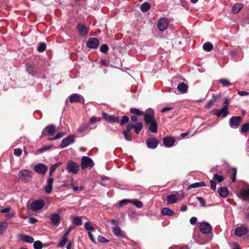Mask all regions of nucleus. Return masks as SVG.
<instances>
[{
  "label": "nucleus",
  "instance_id": "bf43d9fd",
  "mask_svg": "<svg viewBox=\"0 0 249 249\" xmlns=\"http://www.w3.org/2000/svg\"><path fill=\"white\" fill-rule=\"evenodd\" d=\"M98 241L101 243H107L108 240L102 235H99L98 237Z\"/></svg>",
  "mask_w": 249,
  "mask_h": 249
},
{
  "label": "nucleus",
  "instance_id": "4be33fe9",
  "mask_svg": "<svg viewBox=\"0 0 249 249\" xmlns=\"http://www.w3.org/2000/svg\"><path fill=\"white\" fill-rule=\"evenodd\" d=\"M53 178H49L47 181V184L45 187V191L47 194H50L53 189Z\"/></svg>",
  "mask_w": 249,
  "mask_h": 249
},
{
  "label": "nucleus",
  "instance_id": "f704fd0d",
  "mask_svg": "<svg viewBox=\"0 0 249 249\" xmlns=\"http://www.w3.org/2000/svg\"><path fill=\"white\" fill-rule=\"evenodd\" d=\"M72 222L76 226H81L82 224V220L81 217L79 216L73 217Z\"/></svg>",
  "mask_w": 249,
  "mask_h": 249
},
{
  "label": "nucleus",
  "instance_id": "603ef678",
  "mask_svg": "<svg viewBox=\"0 0 249 249\" xmlns=\"http://www.w3.org/2000/svg\"><path fill=\"white\" fill-rule=\"evenodd\" d=\"M85 228L88 231H92L94 230V228L92 227L89 221H88L85 223Z\"/></svg>",
  "mask_w": 249,
  "mask_h": 249
},
{
  "label": "nucleus",
  "instance_id": "f257e3e1",
  "mask_svg": "<svg viewBox=\"0 0 249 249\" xmlns=\"http://www.w3.org/2000/svg\"><path fill=\"white\" fill-rule=\"evenodd\" d=\"M143 128V124L142 122H138L135 125L131 123H128L126 125V129H124L123 133L124 135V138L128 141H131L132 140L130 131L131 129H133L134 132L138 134Z\"/></svg>",
  "mask_w": 249,
  "mask_h": 249
},
{
  "label": "nucleus",
  "instance_id": "49530a36",
  "mask_svg": "<svg viewBox=\"0 0 249 249\" xmlns=\"http://www.w3.org/2000/svg\"><path fill=\"white\" fill-rule=\"evenodd\" d=\"M67 241V237H65V236H63L62 237V239L61 241L58 243L57 247H63L66 244Z\"/></svg>",
  "mask_w": 249,
  "mask_h": 249
},
{
  "label": "nucleus",
  "instance_id": "58836bf2",
  "mask_svg": "<svg viewBox=\"0 0 249 249\" xmlns=\"http://www.w3.org/2000/svg\"><path fill=\"white\" fill-rule=\"evenodd\" d=\"M131 203L135 205L137 207L139 208H141L143 206V203L138 199L131 200Z\"/></svg>",
  "mask_w": 249,
  "mask_h": 249
},
{
  "label": "nucleus",
  "instance_id": "4c0bfd02",
  "mask_svg": "<svg viewBox=\"0 0 249 249\" xmlns=\"http://www.w3.org/2000/svg\"><path fill=\"white\" fill-rule=\"evenodd\" d=\"M194 237L195 239L200 244H201V237L199 235V233L198 231L195 230L194 233Z\"/></svg>",
  "mask_w": 249,
  "mask_h": 249
},
{
  "label": "nucleus",
  "instance_id": "412c9836",
  "mask_svg": "<svg viewBox=\"0 0 249 249\" xmlns=\"http://www.w3.org/2000/svg\"><path fill=\"white\" fill-rule=\"evenodd\" d=\"M144 121L146 124H149L150 123L155 121V114L154 112H152L150 113H144Z\"/></svg>",
  "mask_w": 249,
  "mask_h": 249
},
{
  "label": "nucleus",
  "instance_id": "052dcab7",
  "mask_svg": "<svg viewBox=\"0 0 249 249\" xmlns=\"http://www.w3.org/2000/svg\"><path fill=\"white\" fill-rule=\"evenodd\" d=\"M102 120L101 118H97L95 117H92L90 119V123L92 124L97 122H99Z\"/></svg>",
  "mask_w": 249,
  "mask_h": 249
},
{
  "label": "nucleus",
  "instance_id": "13d9d810",
  "mask_svg": "<svg viewBox=\"0 0 249 249\" xmlns=\"http://www.w3.org/2000/svg\"><path fill=\"white\" fill-rule=\"evenodd\" d=\"M22 151L20 148H16L14 151V154L15 156L19 157L22 154Z\"/></svg>",
  "mask_w": 249,
  "mask_h": 249
},
{
  "label": "nucleus",
  "instance_id": "f8f14e48",
  "mask_svg": "<svg viewBox=\"0 0 249 249\" xmlns=\"http://www.w3.org/2000/svg\"><path fill=\"white\" fill-rule=\"evenodd\" d=\"M69 101L71 103H84L85 99L84 97L78 93H74L71 94L69 97Z\"/></svg>",
  "mask_w": 249,
  "mask_h": 249
},
{
  "label": "nucleus",
  "instance_id": "a878e982",
  "mask_svg": "<svg viewBox=\"0 0 249 249\" xmlns=\"http://www.w3.org/2000/svg\"><path fill=\"white\" fill-rule=\"evenodd\" d=\"M113 230V233L114 234L120 238L124 237V235L123 234V231L121 230L119 226H116L115 227H114L112 228Z\"/></svg>",
  "mask_w": 249,
  "mask_h": 249
},
{
  "label": "nucleus",
  "instance_id": "6ab92c4d",
  "mask_svg": "<svg viewBox=\"0 0 249 249\" xmlns=\"http://www.w3.org/2000/svg\"><path fill=\"white\" fill-rule=\"evenodd\" d=\"M248 229L246 227L241 226L237 227L234 231V234L238 237H241L247 233Z\"/></svg>",
  "mask_w": 249,
  "mask_h": 249
},
{
  "label": "nucleus",
  "instance_id": "7c9ffc66",
  "mask_svg": "<svg viewBox=\"0 0 249 249\" xmlns=\"http://www.w3.org/2000/svg\"><path fill=\"white\" fill-rule=\"evenodd\" d=\"M213 49V44L210 42H207L203 44V50L210 52L212 51Z\"/></svg>",
  "mask_w": 249,
  "mask_h": 249
},
{
  "label": "nucleus",
  "instance_id": "de8ad7c7",
  "mask_svg": "<svg viewBox=\"0 0 249 249\" xmlns=\"http://www.w3.org/2000/svg\"><path fill=\"white\" fill-rule=\"evenodd\" d=\"M33 245L35 249H41L43 247V244L40 241H36L34 242Z\"/></svg>",
  "mask_w": 249,
  "mask_h": 249
},
{
  "label": "nucleus",
  "instance_id": "f3484780",
  "mask_svg": "<svg viewBox=\"0 0 249 249\" xmlns=\"http://www.w3.org/2000/svg\"><path fill=\"white\" fill-rule=\"evenodd\" d=\"M34 170L36 173L44 175L47 171L48 167L44 164L39 163L34 166Z\"/></svg>",
  "mask_w": 249,
  "mask_h": 249
},
{
  "label": "nucleus",
  "instance_id": "c9c22d12",
  "mask_svg": "<svg viewBox=\"0 0 249 249\" xmlns=\"http://www.w3.org/2000/svg\"><path fill=\"white\" fill-rule=\"evenodd\" d=\"M8 223L3 221L0 222V235H1L7 229Z\"/></svg>",
  "mask_w": 249,
  "mask_h": 249
},
{
  "label": "nucleus",
  "instance_id": "37998d69",
  "mask_svg": "<svg viewBox=\"0 0 249 249\" xmlns=\"http://www.w3.org/2000/svg\"><path fill=\"white\" fill-rule=\"evenodd\" d=\"M201 186H202V182H196L190 185L187 188V190H191L192 188H196Z\"/></svg>",
  "mask_w": 249,
  "mask_h": 249
},
{
  "label": "nucleus",
  "instance_id": "69168bd1",
  "mask_svg": "<svg viewBox=\"0 0 249 249\" xmlns=\"http://www.w3.org/2000/svg\"><path fill=\"white\" fill-rule=\"evenodd\" d=\"M65 134H66L65 133H64L62 132H59L55 135V139H56V140L59 139L61 138V137H62L63 136H64Z\"/></svg>",
  "mask_w": 249,
  "mask_h": 249
},
{
  "label": "nucleus",
  "instance_id": "2eb2a0df",
  "mask_svg": "<svg viewBox=\"0 0 249 249\" xmlns=\"http://www.w3.org/2000/svg\"><path fill=\"white\" fill-rule=\"evenodd\" d=\"M102 114L105 120L110 123H119L120 121L119 117L109 115L105 112H103Z\"/></svg>",
  "mask_w": 249,
  "mask_h": 249
},
{
  "label": "nucleus",
  "instance_id": "9b49d317",
  "mask_svg": "<svg viewBox=\"0 0 249 249\" xmlns=\"http://www.w3.org/2000/svg\"><path fill=\"white\" fill-rule=\"evenodd\" d=\"M242 117L241 116H232L229 121L230 126L233 128H237L240 124L242 122Z\"/></svg>",
  "mask_w": 249,
  "mask_h": 249
},
{
  "label": "nucleus",
  "instance_id": "2f4dec72",
  "mask_svg": "<svg viewBox=\"0 0 249 249\" xmlns=\"http://www.w3.org/2000/svg\"><path fill=\"white\" fill-rule=\"evenodd\" d=\"M150 124L149 127V131L152 133H156L157 132L158 129V124L156 121L153 122L152 123H150L149 124Z\"/></svg>",
  "mask_w": 249,
  "mask_h": 249
},
{
  "label": "nucleus",
  "instance_id": "e433bc0d",
  "mask_svg": "<svg viewBox=\"0 0 249 249\" xmlns=\"http://www.w3.org/2000/svg\"><path fill=\"white\" fill-rule=\"evenodd\" d=\"M150 5L148 2H144L141 6V10L143 12H146L149 10Z\"/></svg>",
  "mask_w": 249,
  "mask_h": 249
},
{
  "label": "nucleus",
  "instance_id": "7ed1b4c3",
  "mask_svg": "<svg viewBox=\"0 0 249 249\" xmlns=\"http://www.w3.org/2000/svg\"><path fill=\"white\" fill-rule=\"evenodd\" d=\"M184 193L183 191H177L175 194H171L167 196V201L168 204L176 203L178 200L184 198Z\"/></svg>",
  "mask_w": 249,
  "mask_h": 249
},
{
  "label": "nucleus",
  "instance_id": "9d476101",
  "mask_svg": "<svg viewBox=\"0 0 249 249\" xmlns=\"http://www.w3.org/2000/svg\"><path fill=\"white\" fill-rule=\"evenodd\" d=\"M75 135L71 134L69 135L67 137L64 139L61 142L60 147L61 148H65L70 144L75 142Z\"/></svg>",
  "mask_w": 249,
  "mask_h": 249
},
{
  "label": "nucleus",
  "instance_id": "864d4df0",
  "mask_svg": "<svg viewBox=\"0 0 249 249\" xmlns=\"http://www.w3.org/2000/svg\"><path fill=\"white\" fill-rule=\"evenodd\" d=\"M108 51V47L107 44H103L100 47V51L103 53H106Z\"/></svg>",
  "mask_w": 249,
  "mask_h": 249
},
{
  "label": "nucleus",
  "instance_id": "09e8293b",
  "mask_svg": "<svg viewBox=\"0 0 249 249\" xmlns=\"http://www.w3.org/2000/svg\"><path fill=\"white\" fill-rule=\"evenodd\" d=\"M218 98L213 97V98L210 100L208 102V103L205 106V107L208 109L210 108L211 107V106L216 102Z\"/></svg>",
  "mask_w": 249,
  "mask_h": 249
},
{
  "label": "nucleus",
  "instance_id": "cd10ccee",
  "mask_svg": "<svg viewBox=\"0 0 249 249\" xmlns=\"http://www.w3.org/2000/svg\"><path fill=\"white\" fill-rule=\"evenodd\" d=\"M162 215L172 216L175 214V212L169 208L164 207L161 210Z\"/></svg>",
  "mask_w": 249,
  "mask_h": 249
},
{
  "label": "nucleus",
  "instance_id": "774afa93",
  "mask_svg": "<svg viewBox=\"0 0 249 249\" xmlns=\"http://www.w3.org/2000/svg\"><path fill=\"white\" fill-rule=\"evenodd\" d=\"M169 249H189V248L187 246H183L179 248L178 246H174L171 247Z\"/></svg>",
  "mask_w": 249,
  "mask_h": 249
},
{
  "label": "nucleus",
  "instance_id": "8fccbe9b",
  "mask_svg": "<svg viewBox=\"0 0 249 249\" xmlns=\"http://www.w3.org/2000/svg\"><path fill=\"white\" fill-rule=\"evenodd\" d=\"M46 49V44L44 43H41L39 44L38 47L37 48V51L42 53L45 51Z\"/></svg>",
  "mask_w": 249,
  "mask_h": 249
},
{
  "label": "nucleus",
  "instance_id": "1a4fd4ad",
  "mask_svg": "<svg viewBox=\"0 0 249 249\" xmlns=\"http://www.w3.org/2000/svg\"><path fill=\"white\" fill-rule=\"evenodd\" d=\"M56 131V127L53 124H49L45 127L42 131L41 137L47 135L53 136Z\"/></svg>",
  "mask_w": 249,
  "mask_h": 249
},
{
  "label": "nucleus",
  "instance_id": "423d86ee",
  "mask_svg": "<svg viewBox=\"0 0 249 249\" xmlns=\"http://www.w3.org/2000/svg\"><path fill=\"white\" fill-rule=\"evenodd\" d=\"M94 165V163L92 160L89 157L84 156L81 159V168L82 169H85L88 167H92Z\"/></svg>",
  "mask_w": 249,
  "mask_h": 249
},
{
  "label": "nucleus",
  "instance_id": "79ce46f5",
  "mask_svg": "<svg viewBox=\"0 0 249 249\" xmlns=\"http://www.w3.org/2000/svg\"><path fill=\"white\" fill-rule=\"evenodd\" d=\"M89 126V125L88 124H83L78 128V131L81 133H84L87 131Z\"/></svg>",
  "mask_w": 249,
  "mask_h": 249
},
{
  "label": "nucleus",
  "instance_id": "0e129e2a",
  "mask_svg": "<svg viewBox=\"0 0 249 249\" xmlns=\"http://www.w3.org/2000/svg\"><path fill=\"white\" fill-rule=\"evenodd\" d=\"M211 183V188L213 190L215 191L216 190V183L214 180H211L210 181Z\"/></svg>",
  "mask_w": 249,
  "mask_h": 249
},
{
  "label": "nucleus",
  "instance_id": "39448f33",
  "mask_svg": "<svg viewBox=\"0 0 249 249\" xmlns=\"http://www.w3.org/2000/svg\"><path fill=\"white\" fill-rule=\"evenodd\" d=\"M19 179L24 183L30 182L33 178L32 172L28 169H22L18 174Z\"/></svg>",
  "mask_w": 249,
  "mask_h": 249
},
{
  "label": "nucleus",
  "instance_id": "6e6552de",
  "mask_svg": "<svg viewBox=\"0 0 249 249\" xmlns=\"http://www.w3.org/2000/svg\"><path fill=\"white\" fill-rule=\"evenodd\" d=\"M79 168L78 164L73 161L71 160L67 163L66 169L68 173L76 174L78 172Z\"/></svg>",
  "mask_w": 249,
  "mask_h": 249
},
{
  "label": "nucleus",
  "instance_id": "ea45409f",
  "mask_svg": "<svg viewBox=\"0 0 249 249\" xmlns=\"http://www.w3.org/2000/svg\"><path fill=\"white\" fill-rule=\"evenodd\" d=\"M130 112L132 114L137 115L139 116H141L143 114V112L140 111L139 109L136 108H131L130 109Z\"/></svg>",
  "mask_w": 249,
  "mask_h": 249
},
{
  "label": "nucleus",
  "instance_id": "20e7f679",
  "mask_svg": "<svg viewBox=\"0 0 249 249\" xmlns=\"http://www.w3.org/2000/svg\"><path fill=\"white\" fill-rule=\"evenodd\" d=\"M44 205L45 201L43 199H36L32 201L30 205L28 206V209L34 212H38L42 209Z\"/></svg>",
  "mask_w": 249,
  "mask_h": 249
},
{
  "label": "nucleus",
  "instance_id": "aec40b11",
  "mask_svg": "<svg viewBox=\"0 0 249 249\" xmlns=\"http://www.w3.org/2000/svg\"><path fill=\"white\" fill-rule=\"evenodd\" d=\"M50 220L52 224L57 226L60 223V217L59 214L54 213L50 215Z\"/></svg>",
  "mask_w": 249,
  "mask_h": 249
},
{
  "label": "nucleus",
  "instance_id": "5701e85b",
  "mask_svg": "<svg viewBox=\"0 0 249 249\" xmlns=\"http://www.w3.org/2000/svg\"><path fill=\"white\" fill-rule=\"evenodd\" d=\"M77 28L81 36H85L88 33V28L82 23H78L77 25Z\"/></svg>",
  "mask_w": 249,
  "mask_h": 249
},
{
  "label": "nucleus",
  "instance_id": "f03ea898",
  "mask_svg": "<svg viewBox=\"0 0 249 249\" xmlns=\"http://www.w3.org/2000/svg\"><path fill=\"white\" fill-rule=\"evenodd\" d=\"M213 236L212 226L209 223L203 221V244L211 241Z\"/></svg>",
  "mask_w": 249,
  "mask_h": 249
},
{
  "label": "nucleus",
  "instance_id": "bb28decb",
  "mask_svg": "<svg viewBox=\"0 0 249 249\" xmlns=\"http://www.w3.org/2000/svg\"><path fill=\"white\" fill-rule=\"evenodd\" d=\"M188 87L187 86V85L183 82L179 83L177 87L178 90L180 93H186L188 90Z\"/></svg>",
  "mask_w": 249,
  "mask_h": 249
},
{
  "label": "nucleus",
  "instance_id": "a211bd4d",
  "mask_svg": "<svg viewBox=\"0 0 249 249\" xmlns=\"http://www.w3.org/2000/svg\"><path fill=\"white\" fill-rule=\"evenodd\" d=\"M176 142L175 138L174 137H165L163 139V143L166 147H172Z\"/></svg>",
  "mask_w": 249,
  "mask_h": 249
},
{
  "label": "nucleus",
  "instance_id": "4468645a",
  "mask_svg": "<svg viewBox=\"0 0 249 249\" xmlns=\"http://www.w3.org/2000/svg\"><path fill=\"white\" fill-rule=\"evenodd\" d=\"M213 114L217 117H226L229 114L228 110L226 109V107H223L222 109H214L213 110Z\"/></svg>",
  "mask_w": 249,
  "mask_h": 249
},
{
  "label": "nucleus",
  "instance_id": "5fc2aeb1",
  "mask_svg": "<svg viewBox=\"0 0 249 249\" xmlns=\"http://www.w3.org/2000/svg\"><path fill=\"white\" fill-rule=\"evenodd\" d=\"M128 203H131V200L123 199V200L120 201V202H119V206L120 207H123L124 205H126Z\"/></svg>",
  "mask_w": 249,
  "mask_h": 249
},
{
  "label": "nucleus",
  "instance_id": "393cba45",
  "mask_svg": "<svg viewBox=\"0 0 249 249\" xmlns=\"http://www.w3.org/2000/svg\"><path fill=\"white\" fill-rule=\"evenodd\" d=\"M19 237L21 241L28 243H32L34 242V238L29 235L21 234L19 235Z\"/></svg>",
  "mask_w": 249,
  "mask_h": 249
},
{
  "label": "nucleus",
  "instance_id": "a18cd8bd",
  "mask_svg": "<svg viewBox=\"0 0 249 249\" xmlns=\"http://www.w3.org/2000/svg\"><path fill=\"white\" fill-rule=\"evenodd\" d=\"M219 82L223 87H229L231 85V83L227 79H221L219 80Z\"/></svg>",
  "mask_w": 249,
  "mask_h": 249
},
{
  "label": "nucleus",
  "instance_id": "338daca9",
  "mask_svg": "<svg viewBox=\"0 0 249 249\" xmlns=\"http://www.w3.org/2000/svg\"><path fill=\"white\" fill-rule=\"evenodd\" d=\"M230 104V101L228 99L226 98L225 99V101L223 104L224 107H226V109L228 110V106Z\"/></svg>",
  "mask_w": 249,
  "mask_h": 249
},
{
  "label": "nucleus",
  "instance_id": "c756f323",
  "mask_svg": "<svg viewBox=\"0 0 249 249\" xmlns=\"http://www.w3.org/2000/svg\"><path fill=\"white\" fill-rule=\"evenodd\" d=\"M243 7V5L241 3H237L234 4L232 7V11L234 14L238 13Z\"/></svg>",
  "mask_w": 249,
  "mask_h": 249
},
{
  "label": "nucleus",
  "instance_id": "3c124183",
  "mask_svg": "<svg viewBox=\"0 0 249 249\" xmlns=\"http://www.w3.org/2000/svg\"><path fill=\"white\" fill-rule=\"evenodd\" d=\"M62 162H58L54 164H53L50 167V170H51V172H53H53L56 170V169L59 166H60Z\"/></svg>",
  "mask_w": 249,
  "mask_h": 249
},
{
  "label": "nucleus",
  "instance_id": "c85d7f7f",
  "mask_svg": "<svg viewBox=\"0 0 249 249\" xmlns=\"http://www.w3.org/2000/svg\"><path fill=\"white\" fill-rule=\"evenodd\" d=\"M240 196L244 200H249V190H241L240 192Z\"/></svg>",
  "mask_w": 249,
  "mask_h": 249
},
{
  "label": "nucleus",
  "instance_id": "4d7b16f0",
  "mask_svg": "<svg viewBox=\"0 0 249 249\" xmlns=\"http://www.w3.org/2000/svg\"><path fill=\"white\" fill-rule=\"evenodd\" d=\"M129 121V118L126 116H124L122 117V120L120 122L121 125H123L126 123H127Z\"/></svg>",
  "mask_w": 249,
  "mask_h": 249
},
{
  "label": "nucleus",
  "instance_id": "b1692460",
  "mask_svg": "<svg viewBox=\"0 0 249 249\" xmlns=\"http://www.w3.org/2000/svg\"><path fill=\"white\" fill-rule=\"evenodd\" d=\"M229 190L225 187H220L218 190V195L222 197H226L229 195Z\"/></svg>",
  "mask_w": 249,
  "mask_h": 249
},
{
  "label": "nucleus",
  "instance_id": "e2e57ef3",
  "mask_svg": "<svg viewBox=\"0 0 249 249\" xmlns=\"http://www.w3.org/2000/svg\"><path fill=\"white\" fill-rule=\"evenodd\" d=\"M38 221V220L34 217H30L29 218V222L30 224H35Z\"/></svg>",
  "mask_w": 249,
  "mask_h": 249
},
{
  "label": "nucleus",
  "instance_id": "6e6d98bb",
  "mask_svg": "<svg viewBox=\"0 0 249 249\" xmlns=\"http://www.w3.org/2000/svg\"><path fill=\"white\" fill-rule=\"evenodd\" d=\"M52 147V146H51V145L44 146L42 147V148L39 149L38 150V152L39 153H42L45 151H47V150H49Z\"/></svg>",
  "mask_w": 249,
  "mask_h": 249
},
{
  "label": "nucleus",
  "instance_id": "ddd939ff",
  "mask_svg": "<svg viewBox=\"0 0 249 249\" xmlns=\"http://www.w3.org/2000/svg\"><path fill=\"white\" fill-rule=\"evenodd\" d=\"M87 46L90 49H96L99 45V40L95 37H90L88 39L87 42Z\"/></svg>",
  "mask_w": 249,
  "mask_h": 249
},
{
  "label": "nucleus",
  "instance_id": "473e14b6",
  "mask_svg": "<svg viewBox=\"0 0 249 249\" xmlns=\"http://www.w3.org/2000/svg\"><path fill=\"white\" fill-rule=\"evenodd\" d=\"M26 71L28 73L32 76H34L36 74V70L34 68V67L32 65H28L26 66Z\"/></svg>",
  "mask_w": 249,
  "mask_h": 249
},
{
  "label": "nucleus",
  "instance_id": "c03bdc74",
  "mask_svg": "<svg viewBox=\"0 0 249 249\" xmlns=\"http://www.w3.org/2000/svg\"><path fill=\"white\" fill-rule=\"evenodd\" d=\"M241 131L242 133H246L249 132V123L243 124L241 128Z\"/></svg>",
  "mask_w": 249,
  "mask_h": 249
},
{
  "label": "nucleus",
  "instance_id": "680f3d73",
  "mask_svg": "<svg viewBox=\"0 0 249 249\" xmlns=\"http://www.w3.org/2000/svg\"><path fill=\"white\" fill-rule=\"evenodd\" d=\"M197 222V218L196 217H192V218H191V219H190V223L192 224V225H195L196 224Z\"/></svg>",
  "mask_w": 249,
  "mask_h": 249
},
{
  "label": "nucleus",
  "instance_id": "a19ab883",
  "mask_svg": "<svg viewBox=\"0 0 249 249\" xmlns=\"http://www.w3.org/2000/svg\"><path fill=\"white\" fill-rule=\"evenodd\" d=\"M213 179L215 181H217L218 182L220 183L222 182L224 178L223 176L218 175L217 174H215L213 177Z\"/></svg>",
  "mask_w": 249,
  "mask_h": 249
},
{
  "label": "nucleus",
  "instance_id": "72a5a7b5",
  "mask_svg": "<svg viewBox=\"0 0 249 249\" xmlns=\"http://www.w3.org/2000/svg\"><path fill=\"white\" fill-rule=\"evenodd\" d=\"M230 174L232 176L231 178L232 182L235 181L236 179L237 169L235 167H231L230 169Z\"/></svg>",
  "mask_w": 249,
  "mask_h": 249
},
{
  "label": "nucleus",
  "instance_id": "0eeeda50",
  "mask_svg": "<svg viewBox=\"0 0 249 249\" xmlns=\"http://www.w3.org/2000/svg\"><path fill=\"white\" fill-rule=\"evenodd\" d=\"M169 24V21L167 18H161L157 22V28L159 31L163 32L168 28Z\"/></svg>",
  "mask_w": 249,
  "mask_h": 249
},
{
  "label": "nucleus",
  "instance_id": "dca6fc26",
  "mask_svg": "<svg viewBox=\"0 0 249 249\" xmlns=\"http://www.w3.org/2000/svg\"><path fill=\"white\" fill-rule=\"evenodd\" d=\"M146 145L149 148L155 149L158 145V141L156 138H149L146 140Z\"/></svg>",
  "mask_w": 249,
  "mask_h": 249
}]
</instances>
